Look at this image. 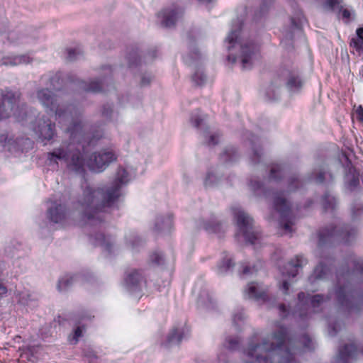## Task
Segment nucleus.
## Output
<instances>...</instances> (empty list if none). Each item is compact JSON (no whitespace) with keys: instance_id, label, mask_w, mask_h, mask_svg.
I'll list each match as a JSON object with an SVG mask.
<instances>
[{"instance_id":"f257e3e1","label":"nucleus","mask_w":363,"mask_h":363,"mask_svg":"<svg viewBox=\"0 0 363 363\" xmlns=\"http://www.w3.org/2000/svg\"><path fill=\"white\" fill-rule=\"evenodd\" d=\"M66 133L69 134V140L62 141L59 147L48 153L49 164L58 165V160H64L69 170L84 175L86 151L82 145L86 136L82 121H73ZM116 160L117 155L112 149L104 148L94 152L86 161V165L91 171L101 172Z\"/></svg>"},{"instance_id":"f03ea898","label":"nucleus","mask_w":363,"mask_h":363,"mask_svg":"<svg viewBox=\"0 0 363 363\" xmlns=\"http://www.w3.org/2000/svg\"><path fill=\"white\" fill-rule=\"evenodd\" d=\"M312 344L307 335H303L298 341L289 338L286 330L280 327L278 333L261 344L251 342L244 352V363H292L295 355L300 352V345L306 350L312 348Z\"/></svg>"},{"instance_id":"7ed1b4c3","label":"nucleus","mask_w":363,"mask_h":363,"mask_svg":"<svg viewBox=\"0 0 363 363\" xmlns=\"http://www.w3.org/2000/svg\"><path fill=\"white\" fill-rule=\"evenodd\" d=\"M128 173L122 167L117 169L116 176L111 186L93 189L87 186L83 191L82 198L79 200L83 218L88 221H103L101 213L106 208L111 207L120 198L123 185L128 182Z\"/></svg>"},{"instance_id":"20e7f679","label":"nucleus","mask_w":363,"mask_h":363,"mask_svg":"<svg viewBox=\"0 0 363 363\" xmlns=\"http://www.w3.org/2000/svg\"><path fill=\"white\" fill-rule=\"evenodd\" d=\"M357 234V229L350 225L331 223L318 230V245L319 247H323L335 244L349 243L354 239Z\"/></svg>"},{"instance_id":"39448f33","label":"nucleus","mask_w":363,"mask_h":363,"mask_svg":"<svg viewBox=\"0 0 363 363\" xmlns=\"http://www.w3.org/2000/svg\"><path fill=\"white\" fill-rule=\"evenodd\" d=\"M19 98L18 91L0 89V120L8 118L11 114L18 122H23L35 116V111L30 110L28 112L26 105H17Z\"/></svg>"},{"instance_id":"423d86ee","label":"nucleus","mask_w":363,"mask_h":363,"mask_svg":"<svg viewBox=\"0 0 363 363\" xmlns=\"http://www.w3.org/2000/svg\"><path fill=\"white\" fill-rule=\"evenodd\" d=\"M235 218L238 231L235 233V239L239 240L240 236L243 237L246 243L255 245L261 238L259 232L254 228V220L242 211L235 212Z\"/></svg>"},{"instance_id":"0eeeda50","label":"nucleus","mask_w":363,"mask_h":363,"mask_svg":"<svg viewBox=\"0 0 363 363\" xmlns=\"http://www.w3.org/2000/svg\"><path fill=\"white\" fill-rule=\"evenodd\" d=\"M37 97L40 102L45 106L48 111L55 113L58 118H66L68 116H72V111L74 107L72 105L60 106L57 103V98L48 89H41L37 92Z\"/></svg>"},{"instance_id":"6e6552de","label":"nucleus","mask_w":363,"mask_h":363,"mask_svg":"<svg viewBox=\"0 0 363 363\" xmlns=\"http://www.w3.org/2000/svg\"><path fill=\"white\" fill-rule=\"evenodd\" d=\"M284 191H276L274 193L273 207L280 215L279 225L281 228L288 233L292 232L294 217L291 206L285 198Z\"/></svg>"},{"instance_id":"1a4fd4ad","label":"nucleus","mask_w":363,"mask_h":363,"mask_svg":"<svg viewBox=\"0 0 363 363\" xmlns=\"http://www.w3.org/2000/svg\"><path fill=\"white\" fill-rule=\"evenodd\" d=\"M32 129L43 142L52 140L57 134L55 123L45 116L32 122Z\"/></svg>"},{"instance_id":"9d476101","label":"nucleus","mask_w":363,"mask_h":363,"mask_svg":"<svg viewBox=\"0 0 363 363\" xmlns=\"http://www.w3.org/2000/svg\"><path fill=\"white\" fill-rule=\"evenodd\" d=\"M298 313L301 316L304 311L308 313L318 312V308L323 303L324 298L320 295L311 296L308 294L306 296L303 292H301L298 295Z\"/></svg>"},{"instance_id":"9b49d317","label":"nucleus","mask_w":363,"mask_h":363,"mask_svg":"<svg viewBox=\"0 0 363 363\" xmlns=\"http://www.w3.org/2000/svg\"><path fill=\"white\" fill-rule=\"evenodd\" d=\"M0 143L2 146L6 147L8 146V149L9 151L16 150L24 152L26 148L33 147V141L28 138H16L13 140L12 138H9L8 135L6 134L0 135Z\"/></svg>"},{"instance_id":"f8f14e48","label":"nucleus","mask_w":363,"mask_h":363,"mask_svg":"<svg viewBox=\"0 0 363 363\" xmlns=\"http://www.w3.org/2000/svg\"><path fill=\"white\" fill-rule=\"evenodd\" d=\"M240 60L243 69L252 67L253 57L259 52V46L252 41L240 45Z\"/></svg>"},{"instance_id":"ddd939ff","label":"nucleus","mask_w":363,"mask_h":363,"mask_svg":"<svg viewBox=\"0 0 363 363\" xmlns=\"http://www.w3.org/2000/svg\"><path fill=\"white\" fill-rule=\"evenodd\" d=\"M50 201L53 204V206L48 210V218L53 223H61L66 216L67 209L65 206L62 205L60 201L59 203L57 201H52L50 200Z\"/></svg>"},{"instance_id":"4468645a","label":"nucleus","mask_w":363,"mask_h":363,"mask_svg":"<svg viewBox=\"0 0 363 363\" xmlns=\"http://www.w3.org/2000/svg\"><path fill=\"white\" fill-rule=\"evenodd\" d=\"M190 330L186 325L174 328L167 337V347L179 344L189 335Z\"/></svg>"},{"instance_id":"2eb2a0df","label":"nucleus","mask_w":363,"mask_h":363,"mask_svg":"<svg viewBox=\"0 0 363 363\" xmlns=\"http://www.w3.org/2000/svg\"><path fill=\"white\" fill-rule=\"evenodd\" d=\"M182 14V11L179 8L172 9H164L159 14L158 17H162V25L165 28H171L175 25L179 17Z\"/></svg>"},{"instance_id":"dca6fc26","label":"nucleus","mask_w":363,"mask_h":363,"mask_svg":"<svg viewBox=\"0 0 363 363\" xmlns=\"http://www.w3.org/2000/svg\"><path fill=\"white\" fill-rule=\"evenodd\" d=\"M244 296L246 298L255 299L256 301H264L267 299L265 289L257 283H250L247 285L244 291Z\"/></svg>"},{"instance_id":"f3484780","label":"nucleus","mask_w":363,"mask_h":363,"mask_svg":"<svg viewBox=\"0 0 363 363\" xmlns=\"http://www.w3.org/2000/svg\"><path fill=\"white\" fill-rule=\"evenodd\" d=\"M140 275L137 271H132L126 274L123 283V287L130 293H135L139 290Z\"/></svg>"},{"instance_id":"a211bd4d","label":"nucleus","mask_w":363,"mask_h":363,"mask_svg":"<svg viewBox=\"0 0 363 363\" xmlns=\"http://www.w3.org/2000/svg\"><path fill=\"white\" fill-rule=\"evenodd\" d=\"M358 355V351L354 344L346 345L342 348L338 354V363H350Z\"/></svg>"},{"instance_id":"6ab92c4d","label":"nucleus","mask_w":363,"mask_h":363,"mask_svg":"<svg viewBox=\"0 0 363 363\" xmlns=\"http://www.w3.org/2000/svg\"><path fill=\"white\" fill-rule=\"evenodd\" d=\"M303 260L301 258L296 257L294 260L288 262L281 269V274L284 277L289 279L295 277L298 272L299 268L302 267Z\"/></svg>"},{"instance_id":"aec40b11","label":"nucleus","mask_w":363,"mask_h":363,"mask_svg":"<svg viewBox=\"0 0 363 363\" xmlns=\"http://www.w3.org/2000/svg\"><path fill=\"white\" fill-rule=\"evenodd\" d=\"M336 296L338 303L346 307H352V303L354 299L353 292L348 288V286H344L338 289L336 292Z\"/></svg>"},{"instance_id":"412c9836","label":"nucleus","mask_w":363,"mask_h":363,"mask_svg":"<svg viewBox=\"0 0 363 363\" xmlns=\"http://www.w3.org/2000/svg\"><path fill=\"white\" fill-rule=\"evenodd\" d=\"M173 228V217L172 215H168L166 218L160 216L157 218L155 223V230L161 231L167 229L170 231Z\"/></svg>"},{"instance_id":"4be33fe9","label":"nucleus","mask_w":363,"mask_h":363,"mask_svg":"<svg viewBox=\"0 0 363 363\" xmlns=\"http://www.w3.org/2000/svg\"><path fill=\"white\" fill-rule=\"evenodd\" d=\"M286 173V166L284 164H274L270 169L269 179L275 182L280 181Z\"/></svg>"},{"instance_id":"5701e85b","label":"nucleus","mask_w":363,"mask_h":363,"mask_svg":"<svg viewBox=\"0 0 363 363\" xmlns=\"http://www.w3.org/2000/svg\"><path fill=\"white\" fill-rule=\"evenodd\" d=\"M77 84L81 89L85 91H89L93 93H99L103 91L102 84L99 81H91L89 84L84 81H79Z\"/></svg>"},{"instance_id":"b1692460","label":"nucleus","mask_w":363,"mask_h":363,"mask_svg":"<svg viewBox=\"0 0 363 363\" xmlns=\"http://www.w3.org/2000/svg\"><path fill=\"white\" fill-rule=\"evenodd\" d=\"M205 230L209 233H215L221 237L225 233V228L222 223L214 220L208 221L204 225Z\"/></svg>"},{"instance_id":"393cba45","label":"nucleus","mask_w":363,"mask_h":363,"mask_svg":"<svg viewBox=\"0 0 363 363\" xmlns=\"http://www.w3.org/2000/svg\"><path fill=\"white\" fill-rule=\"evenodd\" d=\"M75 280L74 276L65 274L59 279L57 288L59 291L67 290L74 283Z\"/></svg>"},{"instance_id":"a878e982","label":"nucleus","mask_w":363,"mask_h":363,"mask_svg":"<svg viewBox=\"0 0 363 363\" xmlns=\"http://www.w3.org/2000/svg\"><path fill=\"white\" fill-rule=\"evenodd\" d=\"M94 243L96 247H100L104 250H111L112 247L110 240L101 233H97L95 235Z\"/></svg>"},{"instance_id":"bb28decb","label":"nucleus","mask_w":363,"mask_h":363,"mask_svg":"<svg viewBox=\"0 0 363 363\" xmlns=\"http://www.w3.org/2000/svg\"><path fill=\"white\" fill-rule=\"evenodd\" d=\"M238 152L235 147H229L220 155V159L224 163L235 161L238 159Z\"/></svg>"},{"instance_id":"cd10ccee","label":"nucleus","mask_w":363,"mask_h":363,"mask_svg":"<svg viewBox=\"0 0 363 363\" xmlns=\"http://www.w3.org/2000/svg\"><path fill=\"white\" fill-rule=\"evenodd\" d=\"M357 37L351 39L350 45L354 48L357 52H360L363 46V28H359L356 30Z\"/></svg>"},{"instance_id":"c85d7f7f","label":"nucleus","mask_w":363,"mask_h":363,"mask_svg":"<svg viewBox=\"0 0 363 363\" xmlns=\"http://www.w3.org/2000/svg\"><path fill=\"white\" fill-rule=\"evenodd\" d=\"M322 205L325 211L334 210L337 205L336 199L329 194H325L322 198Z\"/></svg>"},{"instance_id":"c756f323","label":"nucleus","mask_w":363,"mask_h":363,"mask_svg":"<svg viewBox=\"0 0 363 363\" xmlns=\"http://www.w3.org/2000/svg\"><path fill=\"white\" fill-rule=\"evenodd\" d=\"M240 28L236 30H232L228 35L226 38V41L230 45L228 48V50H230V49L234 48L235 45L238 43V39L240 35Z\"/></svg>"},{"instance_id":"7c9ffc66","label":"nucleus","mask_w":363,"mask_h":363,"mask_svg":"<svg viewBox=\"0 0 363 363\" xmlns=\"http://www.w3.org/2000/svg\"><path fill=\"white\" fill-rule=\"evenodd\" d=\"M286 86L291 89H298L302 86V81L298 76L291 75L286 82Z\"/></svg>"},{"instance_id":"2f4dec72","label":"nucleus","mask_w":363,"mask_h":363,"mask_svg":"<svg viewBox=\"0 0 363 363\" xmlns=\"http://www.w3.org/2000/svg\"><path fill=\"white\" fill-rule=\"evenodd\" d=\"M302 186V182L296 176H291L288 181V192L295 191Z\"/></svg>"},{"instance_id":"473e14b6","label":"nucleus","mask_w":363,"mask_h":363,"mask_svg":"<svg viewBox=\"0 0 363 363\" xmlns=\"http://www.w3.org/2000/svg\"><path fill=\"white\" fill-rule=\"evenodd\" d=\"M233 266V263L232 260L228 258H225L223 259L218 266V271L219 274H225L230 270L231 267Z\"/></svg>"},{"instance_id":"72a5a7b5","label":"nucleus","mask_w":363,"mask_h":363,"mask_svg":"<svg viewBox=\"0 0 363 363\" xmlns=\"http://www.w3.org/2000/svg\"><path fill=\"white\" fill-rule=\"evenodd\" d=\"M328 271V267L320 264L315 268L313 271V277H314L315 279H323L327 274Z\"/></svg>"},{"instance_id":"f704fd0d","label":"nucleus","mask_w":363,"mask_h":363,"mask_svg":"<svg viewBox=\"0 0 363 363\" xmlns=\"http://www.w3.org/2000/svg\"><path fill=\"white\" fill-rule=\"evenodd\" d=\"M206 80V76L203 72L199 70L196 71L192 76V81L197 86L203 85Z\"/></svg>"},{"instance_id":"c9c22d12","label":"nucleus","mask_w":363,"mask_h":363,"mask_svg":"<svg viewBox=\"0 0 363 363\" xmlns=\"http://www.w3.org/2000/svg\"><path fill=\"white\" fill-rule=\"evenodd\" d=\"M127 58L129 62L130 67L138 65V63L140 61V58L138 54V51H133V52H130L127 56Z\"/></svg>"},{"instance_id":"e433bc0d","label":"nucleus","mask_w":363,"mask_h":363,"mask_svg":"<svg viewBox=\"0 0 363 363\" xmlns=\"http://www.w3.org/2000/svg\"><path fill=\"white\" fill-rule=\"evenodd\" d=\"M252 151H253V155L252 156V161L254 163L259 162L261 155H262V149L260 148V147H257L255 146H253Z\"/></svg>"},{"instance_id":"4c0bfd02","label":"nucleus","mask_w":363,"mask_h":363,"mask_svg":"<svg viewBox=\"0 0 363 363\" xmlns=\"http://www.w3.org/2000/svg\"><path fill=\"white\" fill-rule=\"evenodd\" d=\"M82 53V52L79 48L68 49L67 50V54H68L67 59L69 61L74 60L77 58V55H80Z\"/></svg>"},{"instance_id":"58836bf2","label":"nucleus","mask_w":363,"mask_h":363,"mask_svg":"<svg viewBox=\"0 0 363 363\" xmlns=\"http://www.w3.org/2000/svg\"><path fill=\"white\" fill-rule=\"evenodd\" d=\"M82 336V329L80 327H77L74 333L73 337L69 339L72 344H76L78 342V339Z\"/></svg>"},{"instance_id":"ea45409f","label":"nucleus","mask_w":363,"mask_h":363,"mask_svg":"<svg viewBox=\"0 0 363 363\" xmlns=\"http://www.w3.org/2000/svg\"><path fill=\"white\" fill-rule=\"evenodd\" d=\"M352 218H356L359 216L362 213H363V206L362 204H357L354 206L352 210Z\"/></svg>"},{"instance_id":"a19ab883","label":"nucleus","mask_w":363,"mask_h":363,"mask_svg":"<svg viewBox=\"0 0 363 363\" xmlns=\"http://www.w3.org/2000/svg\"><path fill=\"white\" fill-rule=\"evenodd\" d=\"M250 186L254 191H256L263 189V184L259 181L251 179L250 182Z\"/></svg>"},{"instance_id":"79ce46f5","label":"nucleus","mask_w":363,"mask_h":363,"mask_svg":"<svg viewBox=\"0 0 363 363\" xmlns=\"http://www.w3.org/2000/svg\"><path fill=\"white\" fill-rule=\"evenodd\" d=\"M340 0H325V6L330 10H334L335 8L340 4Z\"/></svg>"},{"instance_id":"37998d69","label":"nucleus","mask_w":363,"mask_h":363,"mask_svg":"<svg viewBox=\"0 0 363 363\" xmlns=\"http://www.w3.org/2000/svg\"><path fill=\"white\" fill-rule=\"evenodd\" d=\"M311 179H314L315 182L321 184L325 180V172L320 171L315 176H311Z\"/></svg>"},{"instance_id":"c03bdc74","label":"nucleus","mask_w":363,"mask_h":363,"mask_svg":"<svg viewBox=\"0 0 363 363\" xmlns=\"http://www.w3.org/2000/svg\"><path fill=\"white\" fill-rule=\"evenodd\" d=\"M219 138L220 135L217 133L211 135L209 138V140L208 141L207 145L209 146L217 145L219 142Z\"/></svg>"},{"instance_id":"a18cd8bd","label":"nucleus","mask_w":363,"mask_h":363,"mask_svg":"<svg viewBox=\"0 0 363 363\" xmlns=\"http://www.w3.org/2000/svg\"><path fill=\"white\" fill-rule=\"evenodd\" d=\"M112 113V106L109 104L104 105L102 110V116L109 117Z\"/></svg>"},{"instance_id":"49530a36","label":"nucleus","mask_w":363,"mask_h":363,"mask_svg":"<svg viewBox=\"0 0 363 363\" xmlns=\"http://www.w3.org/2000/svg\"><path fill=\"white\" fill-rule=\"evenodd\" d=\"M191 121L196 128H199L203 121V118L199 116H195L191 117Z\"/></svg>"},{"instance_id":"de8ad7c7","label":"nucleus","mask_w":363,"mask_h":363,"mask_svg":"<svg viewBox=\"0 0 363 363\" xmlns=\"http://www.w3.org/2000/svg\"><path fill=\"white\" fill-rule=\"evenodd\" d=\"M244 319L245 315L242 312H240L239 314H235L233 315V321L234 324H238L239 321L242 322L244 320Z\"/></svg>"},{"instance_id":"09e8293b","label":"nucleus","mask_w":363,"mask_h":363,"mask_svg":"<svg viewBox=\"0 0 363 363\" xmlns=\"http://www.w3.org/2000/svg\"><path fill=\"white\" fill-rule=\"evenodd\" d=\"M359 178L357 177H353L352 179L350 180L348 184L351 188H354L359 185Z\"/></svg>"},{"instance_id":"8fccbe9b","label":"nucleus","mask_w":363,"mask_h":363,"mask_svg":"<svg viewBox=\"0 0 363 363\" xmlns=\"http://www.w3.org/2000/svg\"><path fill=\"white\" fill-rule=\"evenodd\" d=\"M340 11H342V16L343 18L349 19L350 18L351 13L348 9H343L342 6H341L340 7Z\"/></svg>"},{"instance_id":"3c124183","label":"nucleus","mask_w":363,"mask_h":363,"mask_svg":"<svg viewBox=\"0 0 363 363\" xmlns=\"http://www.w3.org/2000/svg\"><path fill=\"white\" fill-rule=\"evenodd\" d=\"M356 113L357 116V119L359 121H363V107L362 106H359L357 108Z\"/></svg>"},{"instance_id":"603ef678","label":"nucleus","mask_w":363,"mask_h":363,"mask_svg":"<svg viewBox=\"0 0 363 363\" xmlns=\"http://www.w3.org/2000/svg\"><path fill=\"white\" fill-rule=\"evenodd\" d=\"M7 294L6 287L0 281V297L5 296Z\"/></svg>"},{"instance_id":"864d4df0","label":"nucleus","mask_w":363,"mask_h":363,"mask_svg":"<svg viewBox=\"0 0 363 363\" xmlns=\"http://www.w3.org/2000/svg\"><path fill=\"white\" fill-rule=\"evenodd\" d=\"M103 135L104 132L102 130H96V132L93 134V139L96 138L99 140L103 137Z\"/></svg>"},{"instance_id":"5fc2aeb1","label":"nucleus","mask_w":363,"mask_h":363,"mask_svg":"<svg viewBox=\"0 0 363 363\" xmlns=\"http://www.w3.org/2000/svg\"><path fill=\"white\" fill-rule=\"evenodd\" d=\"M151 78L150 77H143L141 79V84L143 86L147 85L150 83Z\"/></svg>"},{"instance_id":"6e6d98bb","label":"nucleus","mask_w":363,"mask_h":363,"mask_svg":"<svg viewBox=\"0 0 363 363\" xmlns=\"http://www.w3.org/2000/svg\"><path fill=\"white\" fill-rule=\"evenodd\" d=\"M238 344V341L237 340H230L229 342H228V347L230 349H235V346Z\"/></svg>"},{"instance_id":"4d7b16f0","label":"nucleus","mask_w":363,"mask_h":363,"mask_svg":"<svg viewBox=\"0 0 363 363\" xmlns=\"http://www.w3.org/2000/svg\"><path fill=\"white\" fill-rule=\"evenodd\" d=\"M289 289V284L286 279H284L282 284V290L284 293H286Z\"/></svg>"},{"instance_id":"13d9d810","label":"nucleus","mask_w":363,"mask_h":363,"mask_svg":"<svg viewBox=\"0 0 363 363\" xmlns=\"http://www.w3.org/2000/svg\"><path fill=\"white\" fill-rule=\"evenodd\" d=\"M211 176H213V175L211 173H208V174H207V176L206 177L205 182H204V185L206 186H207L211 184L209 181L211 179Z\"/></svg>"},{"instance_id":"bf43d9fd","label":"nucleus","mask_w":363,"mask_h":363,"mask_svg":"<svg viewBox=\"0 0 363 363\" xmlns=\"http://www.w3.org/2000/svg\"><path fill=\"white\" fill-rule=\"evenodd\" d=\"M254 272V268L252 269V271L251 272V269L248 267H245L242 270L243 274H247L249 273L252 274Z\"/></svg>"},{"instance_id":"052dcab7","label":"nucleus","mask_w":363,"mask_h":363,"mask_svg":"<svg viewBox=\"0 0 363 363\" xmlns=\"http://www.w3.org/2000/svg\"><path fill=\"white\" fill-rule=\"evenodd\" d=\"M228 61L232 62L233 63H235L237 60V57L235 55H229L228 56Z\"/></svg>"},{"instance_id":"680f3d73","label":"nucleus","mask_w":363,"mask_h":363,"mask_svg":"<svg viewBox=\"0 0 363 363\" xmlns=\"http://www.w3.org/2000/svg\"><path fill=\"white\" fill-rule=\"evenodd\" d=\"M1 65H17V63L15 62H12V61H9V62L8 60L6 59L5 60H4V62H2Z\"/></svg>"},{"instance_id":"e2e57ef3","label":"nucleus","mask_w":363,"mask_h":363,"mask_svg":"<svg viewBox=\"0 0 363 363\" xmlns=\"http://www.w3.org/2000/svg\"><path fill=\"white\" fill-rule=\"evenodd\" d=\"M279 310H280V312L282 313L281 315H284V313L286 312L285 306L284 305H280L279 306Z\"/></svg>"},{"instance_id":"0e129e2a","label":"nucleus","mask_w":363,"mask_h":363,"mask_svg":"<svg viewBox=\"0 0 363 363\" xmlns=\"http://www.w3.org/2000/svg\"><path fill=\"white\" fill-rule=\"evenodd\" d=\"M19 301L22 303V304H24V305H28V303L27 301H24L23 298H20Z\"/></svg>"},{"instance_id":"69168bd1","label":"nucleus","mask_w":363,"mask_h":363,"mask_svg":"<svg viewBox=\"0 0 363 363\" xmlns=\"http://www.w3.org/2000/svg\"><path fill=\"white\" fill-rule=\"evenodd\" d=\"M359 74L363 78V66H362L359 69Z\"/></svg>"},{"instance_id":"338daca9","label":"nucleus","mask_w":363,"mask_h":363,"mask_svg":"<svg viewBox=\"0 0 363 363\" xmlns=\"http://www.w3.org/2000/svg\"><path fill=\"white\" fill-rule=\"evenodd\" d=\"M199 1H202V2H210L211 1V0H199Z\"/></svg>"},{"instance_id":"774afa93","label":"nucleus","mask_w":363,"mask_h":363,"mask_svg":"<svg viewBox=\"0 0 363 363\" xmlns=\"http://www.w3.org/2000/svg\"><path fill=\"white\" fill-rule=\"evenodd\" d=\"M57 78V76H56V77H52V78L51 79V83H52V82H53V81H55Z\"/></svg>"}]
</instances>
